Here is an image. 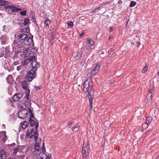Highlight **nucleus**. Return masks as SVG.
<instances>
[{"label":"nucleus","instance_id":"774afa93","mask_svg":"<svg viewBox=\"0 0 159 159\" xmlns=\"http://www.w3.org/2000/svg\"><path fill=\"white\" fill-rule=\"evenodd\" d=\"M147 99H152V98L151 97L148 96H147Z\"/></svg>","mask_w":159,"mask_h":159},{"label":"nucleus","instance_id":"4468645a","mask_svg":"<svg viewBox=\"0 0 159 159\" xmlns=\"http://www.w3.org/2000/svg\"><path fill=\"white\" fill-rule=\"evenodd\" d=\"M34 128H32L30 130V132L28 130V131L26 133V137L27 138H29L31 139L34 136Z\"/></svg>","mask_w":159,"mask_h":159},{"label":"nucleus","instance_id":"b1692460","mask_svg":"<svg viewBox=\"0 0 159 159\" xmlns=\"http://www.w3.org/2000/svg\"><path fill=\"white\" fill-rule=\"evenodd\" d=\"M8 4V2L7 1L4 0H0V6H5Z\"/></svg>","mask_w":159,"mask_h":159},{"label":"nucleus","instance_id":"4c0bfd02","mask_svg":"<svg viewBox=\"0 0 159 159\" xmlns=\"http://www.w3.org/2000/svg\"><path fill=\"white\" fill-rule=\"evenodd\" d=\"M87 82V81H85L83 84V87L84 89L83 90H85V89L86 88L89 86V82L87 84L86 83Z\"/></svg>","mask_w":159,"mask_h":159},{"label":"nucleus","instance_id":"f03ea898","mask_svg":"<svg viewBox=\"0 0 159 159\" xmlns=\"http://www.w3.org/2000/svg\"><path fill=\"white\" fill-rule=\"evenodd\" d=\"M90 152V148L89 144L88 143H84L82 147L81 151L83 159H86L85 158L89 155Z\"/></svg>","mask_w":159,"mask_h":159},{"label":"nucleus","instance_id":"de8ad7c7","mask_svg":"<svg viewBox=\"0 0 159 159\" xmlns=\"http://www.w3.org/2000/svg\"><path fill=\"white\" fill-rule=\"evenodd\" d=\"M23 66V65H20V66H17V69H16L18 71L20 70V69H21L22 68Z\"/></svg>","mask_w":159,"mask_h":159},{"label":"nucleus","instance_id":"4d7b16f0","mask_svg":"<svg viewBox=\"0 0 159 159\" xmlns=\"http://www.w3.org/2000/svg\"><path fill=\"white\" fill-rule=\"evenodd\" d=\"M51 35L52 36V39H54L53 38L55 36L56 34L55 33H52L51 34Z\"/></svg>","mask_w":159,"mask_h":159},{"label":"nucleus","instance_id":"8fccbe9b","mask_svg":"<svg viewBox=\"0 0 159 159\" xmlns=\"http://www.w3.org/2000/svg\"><path fill=\"white\" fill-rule=\"evenodd\" d=\"M114 54V52L113 51H111L109 54V56L112 57Z\"/></svg>","mask_w":159,"mask_h":159},{"label":"nucleus","instance_id":"f8f14e48","mask_svg":"<svg viewBox=\"0 0 159 159\" xmlns=\"http://www.w3.org/2000/svg\"><path fill=\"white\" fill-rule=\"evenodd\" d=\"M7 82L11 85H14L15 82L11 75H9L6 78Z\"/></svg>","mask_w":159,"mask_h":159},{"label":"nucleus","instance_id":"39448f33","mask_svg":"<svg viewBox=\"0 0 159 159\" xmlns=\"http://www.w3.org/2000/svg\"><path fill=\"white\" fill-rule=\"evenodd\" d=\"M28 114V111L26 109H22L18 113V117L22 119L26 118Z\"/></svg>","mask_w":159,"mask_h":159},{"label":"nucleus","instance_id":"bf43d9fd","mask_svg":"<svg viewBox=\"0 0 159 159\" xmlns=\"http://www.w3.org/2000/svg\"><path fill=\"white\" fill-rule=\"evenodd\" d=\"M34 88H36V90H39L40 89V87L39 86H34Z\"/></svg>","mask_w":159,"mask_h":159},{"label":"nucleus","instance_id":"603ef678","mask_svg":"<svg viewBox=\"0 0 159 159\" xmlns=\"http://www.w3.org/2000/svg\"><path fill=\"white\" fill-rule=\"evenodd\" d=\"M73 123V121L72 120H70L67 123V125L68 126H70Z\"/></svg>","mask_w":159,"mask_h":159},{"label":"nucleus","instance_id":"a18cd8bd","mask_svg":"<svg viewBox=\"0 0 159 159\" xmlns=\"http://www.w3.org/2000/svg\"><path fill=\"white\" fill-rule=\"evenodd\" d=\"M82 54V52H78L76 56V57H78L80 58L81 57Z\"/></svg>","mask_w":159,"mask_h":159},{"label":"nucleus","instance_id":"6ab92c4d","mask_svg":"<svg viewBox=\"0 0 159 159\" xmlns=\"http://www.w3.org/2000/svg\"><path fill=\"white\" fill-rule=\"evenodd\" d=\"M7 153L4 149L1 150L0 151V157L1 159H6Z\"/></svg>","mask_w":159,"mask_h":159},{"label":"nucleus","instance_id":"c9c22d12","mask_svg":"<svg viewBox=\"0 0 159 159\" xmlns=\"http://www.w3.org/2000/svg\"><path fill=\"white\" fill-rule=\"evenodd\" d=\"M100 68V65L97 64L96 66L95 67L93 70L96 71V72H98Z\"/></svg>","mask_w":159,"mask_h":159},{"label":"nucleus","instance_id":"20e7f679","mask_svg":"<svg viewBox=\"0 0 159 159\" xmlns=\"http://www.w3.org/2000/svg\"><path fill=\"white\" fill-rule=\"evenodd\" d=\"M6 11H9V10L11 9V12L12 13L17 12L20 11H21V9L20 8H17L16 7L12 5H9L4 7Z\"/></svg>","mask_w":159,"mask_h":159},{"label":"nucleus","instance_id":"72a5a7b5","mask_svg":"<svg viewBox=\"0 0 159 159\" xmlns=\"http://www.w3.org/2000/svg\"><path fill=\"white\" fill-rule=\"evenodd\" d=\"M29 19H25L24 20L23 24L21 23V24H23L24 25H26L29 22Z\"/></svg>","mask_w":159,"mask_h":159},{"label":"nucleus","instance_id":"a878e982","mask_svg":"<svg viewBox=\"0 0 159 159\" xmlns=\"http://www.w3.org/2000/svg\"><path fill=\"white\" fill-rule=\"evenodd\" d=\"M91 89L92 88H90V87L89 85L85 89V90H84L85 92H87L88 93H91Z\"/></svg>","mask_w":159,"mask_h":159},{"label":"nucleus","instance_id":"2f4dec72","mask_svg":"<svg viewBox=\"0 0 159 159\" xmlns=\"http://www.w3.org/2000/svg\"><path fill=\"white\" fill-rule=\"evenodd\" d=\"M132 43L136 46L139 47L140 44V43L139 41H134L133 40L132 41Z\"/></svg>","mask_w":159,"mask_h":159},{"label":"nucleus","instance_id":"e2e57ef3","mask_svg":"<svg viewBox=\"0 0 159 159\" xmlns=\"http://www.w3.org/2000/svg\"><path fill=\"white\" fill-rule=\"evenodd\" d=\"M8 159H16V158L15 157L13 158L11 157H9Z\"/></svg>","mask_w":159,"mask_h":159},{"label":"nucleus","instance_id":"f704fd0d","mask_svg":"<svg viewBox=\"0 0 159 159\" xmlns=\"http://www.w3.org/2000/svg\"><path fill=\"white\" fill-rule=\"evenodd\" d=\"M148 66L147 65H145V67L143 68L142 71V73H145L147 72L148 70Z\"/></svg>","mask_w":159,"mask_h":159},{"label":"nucleus","instance_id":"79ce46f5","mask_svg":"<svg viewBox=\"0 0 159 159\" xmlns=\"http://www.w3.org/2000/svg\"><path fill=\"white\" fill-rule=\"evenodd\" d=\"M67 24L69 26H70V28H72L73 26V23L72 21H68Z\"/></svg>","mask_w":159,"mask_h":159},{"label":"nucleus","instance_id":"052dcab7","mask_svg":"<svg viewBox=\"0 0 159 159\" xmlns=\"http://www.w3.org/2000/svg\"><path fill=\"white\" fill-rule=\"evenodd\" d=\"M83 34H84V32H83V33H82L81 34H80L79 35V38H81L83 36Z\"/></svg>","mask_w":159,"mask_h":159},{"label":"nucleus","instance_id":"3c124183","mask_svg":"<svg viewBox=\"0 0 159 159\" xmlns=\"http://www.w3.org/2000/svg\"><path fill=\"white\" fill-rule=\"evenodd\" d=\"M78 127L79 126H77V125H75L72 128V131H74L76 128Z\"/></svg>","mask_w":159,"mask_h":159},{"label":"nucleus","instance_id":"680f3d73","mask_svg":"<svg viewBox=\"0 0 159 159\" xmlns=\"http://www.w3.org/2000/svg\"><path fill=\"white\" fill-rule=\"evenodd\" d=\"M53 102V101L52 99H50L49 101V102L50 103H52Z\"/></svg>","mask_w":159,"mask_h":159},{"label":"nucleus","instance_id":"4be33fe9","mask_svg":"<svg viewBox=\"0 0 159 159\" xmlns=\"http://www.w3.org/2000/svg\"><path fill=\"white\" fill-rule=\"evenodd\" d=\"M152 121V118L151 117H148L147 118L146 121V122L143 125V127L147 124V125H150L151 122Z\"/></svg>","mask_w":159,"mask_h":159},{"label":"nucleus","instance_id":"a19ab883","mask_svg":"<svg viewBox=\"0 0 159 159\" xmlns=\"http://www.w3.org/2000/svg\"><path fill=\"white\" fill-rule=\"evenodd\" d=\"M152 88H151V86H150L149 88V91H150L148 93V94L147 95V96H149V97H152Z\"/></svg>","mask_w":159,"mask_h":159},{"label":"nucleus","instance_id":"ddd939ff","mask_svg":"<svg viewBox=\"0 0 159 159\" xmlns=\"http://www.w3.org/2000/svg\"><path fill=\"white\" fill-rule=\"evenodd\" d=\"M30 93V90H27L25 92V98H26L27 99L25 101V103L27 105L29 104L31 102L30 100L29 99V98Z\"/></svg>","mask_w":159,"mask_h":159},{"label":"nucleus","instance_id":"9b49d317","mask_svg":"<svg viewBox=\"0 0 159 159\" xmlns=\"http://www.w3.org/2000/svg\"><path fill=\"white\" fill-rule=\"evenodd\" d=\"M37 49L33 48L31 49H29V57L30 56H35L34 60L37 59L36 57V53L37 52Z\"/></svg>","mask_w":159,"mask_h":159},{"label":"nucleus","instance_id":"5fc2aeb1","mask_svg":"<svg viewBox=\"0 0 159 159\" xmlns=\"http://www.w3.org/2000/svg\"><path fill=\"white\" fill-rule=\"evenodd\" d=\"M54 39H51L49 41V42L50 44L52 45L53 44L54 42L53 40Z\"/></svg>","mask_w":159,"mask_h":159},{"label":"nucleus","instance_id":"aec40b11","mask_svg":"<svg viewBox=\"0 0 159 159\" xmlns=\"http://www.w3.org/2000/svg\"><path fill=\"white\" fill-rule=\"evenodd\" d=\"M20 124L22 125V128L25 129L28 127L29 123L26 121H25L24 122H21Z\"/></svg>","mask_w":159,"mask_h":159},{"label":"nucleus","instance_id":"f3484780","mask_svg":"<svg viewBox=\"0 0 159 159\" xmlns=\"http://www.w3.org/2000/svg\"><path fill=\"white\" fill-rule=\"evenodd\" d=\"M17 36L18 38L19 39L21 40L23 42V40L26 39L28 37V35L27 34H20Z\"/></svg>","mask_w":159,"mask_h":159},{"label":"nucleus","instance_id":"13d9d810","mask_svg":"<svg viewBox=\"0 0 159 159\" xmlns=\"http://www.w3.org/2000/svg\"><path fill=\"white\" fill-rule=\"evenodd\" d=\"M9 46H7L6 47L4 48H4L5 49H6V50H9Z\"/></svg>","mask_w":159,"mask_h":159},{"label":"nucleus","instance_id":"9d476101","mask_svg":"<svg viewBox=\"0 0 159 159\" xmlns=\"http://www.w3.org/2000/svg\"><path fill=\"white\" fill-rule=\"evenodd\" d=\"M33 36L32 35L30 37H27L23 41L24 43L26 45H30L34 44V41L33 40Z\"/></svg>","mask_w":159,"mask_h":159},{"label":"nucleus","instance_id":"cd10ccee","mask_svg":"<svg viewBox=\"0 0 159 159\" xmlns=\"http://www.w3.org/2000/svg\"><path fill=\"white\" fill-rule=\"evenodd\" d=\"M20 151V149L18 147L13 148V153L16 154Z\"/></svg>","mask_w":159,"mask_h":159},{"label":"nucleus","instance_id":"0e129e2a","mask_svg":"<svg viewBox=\"0 0 159 159\" xmlns=\"http://www.w3.org/2000/svg\"><path fill=\"white\" fill-rule=\"evenodd\" d=\"M110 32H112L113 30V29L112 28V27H110Z\"/></svg>","mask_w":159,"mask_h":159},{"label":"nucleus","instance_id":"c85d7f7f","mask_svg":"<svg viewBox=\"0 0 159 159\" xmlns=\"http://www.w3.org/2000/svg\"><path fill=\"white\" fill-rule=\"evenodd\" d=\"M29 28L28 27H26L25 28H23L21 29L20 30V32L22 33H27L28 31H29Z\"/></svg>","mask_w":159,"mask_h":159},{"label":"nucleus","instance_id":"7ed1b4c3","mask_svg":"<svg viewBox=\"0 0 159 159\" xmlns=\"http://www.w3.org/2000/svg\"><path fill=\"white\" fill-rule=\"evenodd\" d=\"M36 72L31 69L27 73L25 78L29 82H31L34 78L36 77Z\"/></svg>","mask_w":159,"mask_h":159},{"label":"nucleus","instance_id":"7c9ffc66","mask_svg":"<svg viewBox=\"0 0 159 159\" xmlns=\"http://www.w3.org/2000/svg\"><path fill=\"white\" fill-rule=\"evenodd\" d=\"M29 47H24L22 49L23 53H27L28 52H29Z\"/></svg>","mask_w":159,"mask_h":159},{"label":"nucleus","instance_id":"6e6552de","mask_svg":"<svg viewBox=\"0 0 159 159\" xmlns=\"http://www.w3.org/2000/svg\"><path fill=\"white\" fill-rule=\"evenodd\" d=\"M9 41V38L7 34L2 35L0 38V42L2 45H6Z\"/></svg>","mask_w":159,"mask_h":159},{"label":"nucleus","instance_id":"473e14b6","mask_svg":"<svg viewBox=\"0 0 159 159\" xmlns=\"http://www.w3.org/2000/svg\"><path fill=\"white\" fill-rule=\"evenodd\" d=\"M2 30L5 32H7L9 31V28L8 27V26L4 25L3 26V28L2 29Z\"/></svg>","mask_w":159,"mask_h":159},{"label":"nucleus","instance_id":"e433bc0d","mask_svg":"<svg viewBox=\"0 0 159 159\" xmlns=\"http://www.w3.org/2000/svg\"><path fill=\"white\" fill-rule=\"evenodd\" d=\"M100 7H98L95 8H94L93 9V11L92 12H90L89 13L90 14H91V13H93V12H96L98 11L99 10H100Z\"/></svg>","mask_w":159,"mask_h":159},{"label":"nucleus","instance_id":"0eeeda50","mask_svg":"<svg viewBox=\"0 0 159 159\" xmlns=\"http://www.w3.org/2000/svg\"><path fill=\"white\" fill-rule=\"evenodd\" d=\"M28 54L25 55V59L24 61L21 62V63L22 65H26L28 64L29 62L33 60H34L35 56H30V57H28Z\"/></svg>","mask_w":159,"mask_h":159},{"label":"nucleus","instance_id":"864d4df0","mask_svg":"<svg viewBox=\"0 0 159 159\" xmlns=\"http://www.w3.org/2000/svg\"><path fill=\"white\" fill-rule=\"evenodd\" d=\"M43 146H42V151H43H43H44V152L45 151V147H44V143H43Z\"/></svg>","mask_w":159,"mask_h":159},{"label":"nucleus","instance_id":"09e8293b","mask_svg":"<svg viewBox=\"0 0 159 159\" xmlns=\"http://www.w3.org/2000/svg\"><path fill=\"white\" fill-rule=\"evenodd\" d=\"M152 102V99H147V103L148 104H150Z\"/></svg>","mask_w":159,"mask_h":159},{"label":"nucleus","instance_id":"dca6fc26","mask_svg":"<svg viewBox=\"0 0 159 159\" xmlns=\"http://www.w3.org/2000/svg\"><path fill=\"white\" fill-rule=\"evenodd\" d=\"M87 42L88 44L86 46V47L87 49L89 50V49L91 48L90 47V46H89V45H93L94 44V41L90 38L88 39Z\"/></svg>","mask_w":159,"mask_h":159},{"label":"nucleus","instance_id":"412c9836","mask_svg":"<svg viewBox=\"0 0 159 159\" xmlns=\"http://www.w3.org/2000/svg\"><path fill=\"white\" fill-rule=\"evenodd\" d=\"M22 88L25 90V92L27 90H29L28 89V84L26 81H24L22 82Z\"/></svg>","mask_w":159,"mask_h":159},{"label":"nucleus","instance_id":"58836bf2","mask_svg":"<svg viewBox=\"0 0 159 159\" xmlns=\"http://www.w3.org/2000/svg\"><path fill=\"white\" fill-rule=\"evenodd\" d=\"M97 72H96V71L93 70L91 73V76L92 77L94 76L96 74Z\"/></svg>","mask_w":159,"mask_h":159},{"label":"nucleus","instance_id":"49530a36","mask_svg":"<svg viewBox=\"0 0 159 159\" xmlns=\"http://www.w3.org/2000/svg\"><path fill=\"white\" fill-rule=\"evenodd\" d=\"M10 52L9 50H6L5 51V55H8L10 54Z\"/></svg>","mask_w":159,"mask_h":159},{"label":"nucleus","instance_id":"6e6d98bb","mask_svg":"<svg viewBox=\"0 0 159 159\" xmlns=\"http://www.w3.org/2000/svg\"><path fill=\"white\" fill-rule=\"evenodd\" d=\"M92 104H93V102H90V107L89 108L90 110H91L92 109V108H93Z\"/></svg>","mask_w":159,"mask_h":159},{"label":"nucleus","instance_id":"bb28decb","mask_svg":"<svg viewBox=\"0 0 159 159\" xmlns=\"http://www.w3.org/2000/svg\"><path fill=\"white\" fill-rule=\"evenodd\" d=\"M51 22L50 20L48 19H47L45 20L44 23L45 25L47 26H49L51 24Z\"/></svg>","mask_w":159,"mask_h":159},{"label":"nucleus","instance_id":"393cba45","mask_svg":"<svg viewBox=\"0 0 159 159\" xmlns=\"http://www.w3.org/2000/svg\"><path fill=\"white\" fill-rule=\"evenodd\" d=\"M29 113L30 116L29 118H31V119H32V118L34 119L33 120H37L34 117L33 113H32L31 110L30 108H29Z\"/></svg>","mask_w":159,"mask_h":159},{"label":"nucleus","instance_id":"f257e3e1","mask_svg":"<svg viewBox=\"0 0 159 159\" xmlns=\"http://www.w3.org/2000/svg\"><path fill=\"white\" fill-rule=\"evenodd\" d=\"M12 47L17 49H19L18 51L20 52L22 51V49L24 47V45L22 43V40L18 39L14 40Z\"/></svg>","mask_w":159,"mask_h":159},{"label":"nucleus","instance_id":"423d86ee","mask_svg":"<svg viewBox=\"0 0 159 159\" xmlns=\"http://www.w3.org/2000/svg\"><path fill=\"white\" fill-rule=\"evenodd\" d=\"M39 123L38 122L36 123V125L35 126V131H34V141H35V143L34 144V146L36 147L37 146H39V144L38 142H37V139L38 138L39 134L38 133V128L39 126Z\"/></svg>","mask_w":159,"mask_h":159},{"label":"nucleus","instance_id":"ea45409f","mask_svg":"<svg viewBox=\"0 0 159 159\" xmlns=\"http://www.w3.org/2000/svg\"><path fill=\"white\" fill-rule=\"evenodd\" d=\"M136 4V2L135 1H131L130 4L129 6L130 7H133L135 6Z\"/></svg>","mask_w":159,"mask_h":159},{"label":"nucleus","instance_id":"5701e85b","mask_svg":"<svg viewBox=\"0 0 159 159\" xmlns=\"http://www.w3.org/2000/svg\"><path fill=\"white\" fill-rule=\"evenodd\" d=\"M29 122L30 124V125L31 127H33L35 125V126L36 125V123L38 122L39 123V122L38 121H36L35 122L34 120H33L32 119H31V118H29Z\"/></svg>","mask_w":159,"mask_h":159},{"label":"nucleus","instance_id":"69168bd1","mask_svg":"<svg viewBox=\"0 0 159 159\" xmlns=\"http://www.w3.org/2000/svg\"><path fill=\"white\" fill-rule=\"evenodd\" d=\"M122 2L121 1H118V3L119 4H121V3H122Z\"/></svg>","mask_w":159,"mask_h":159},{"label":"nucleus","instance_id":"1a4fd4ad","mask_svg":"<svg viewBox=\"0 0 159 159\" xmlns=\"http://www.w3.org/2000/svg\"><path fill=\"white\" fill-rule=\"evenodd\" d=\"M31 61L30 64L32 67L31 69L36 72L37 69L40 66V65L39 63L37 61V59L33 60Z\"/></svg>","mask_w":159,"mask_h":159},{"label":"nucleus","instance_id":"a211bd4d","mask_svg":"<svg viewBox=\"0 0 159 159\" xmlns=\"http://www.w3.org/2000/svg\"><path fill=\"white\" fill-rule=\"evenodd\" d=\"M6 134V132L5 131L2 132L0 133V139H1L3 141L7 140V136Z\"/></svg>","mask_w":159,"mask_h":159},{"label":"nucleus","instance_id":"338daca9","mask_svg":"<svg viewBox=\"0 0 159 159\" xmlns=\"http://www.w3.org/2000/svg\"><path fill=\"white\" fill-rule=\"evenodd\" d=\"M100 54H104V52L103 51H101L100 52Z\"/></svg>","mask_w":159,"mask_h":159},{"label":"nucleus","instance_id":"c756f323","mask_svg":"<svg viewBox=\"0 0 159 159\" xmlns=\"http://www.w3.org/2000/svg\"><path fill=\"white\" fill-rule=\"evenodd\" d=\"M86 98L89 99L90 102H93V98L92 97V95L90 93H88V95L86 96Z\"/></svg>","mask_w":159,"mask_h":159},{"label":"nucleus","instance_id":"37998d69","mask_svg":"<svg viewBox=\"0 0 159 159\" xmlns=\"http://www.w3.org/2000/svg\"><path fill=\"white\" fill-rule=\"evenodd\" d=\"M26 11L25 10L24 11H21L20 12V14L22 16H25L26 15Z\"/></svg>","mask_w":159,"mask_h":159},{"label":"nucleus","instance_id":"2eb2a0df","mask_svg":"<svg viewBox=\"0 0 159 159\" xmlns=\"http://www.w3.org/2000/svg\"><path fill=\"white\" fill-rule=\"evenodd\" d=\"M22 95L21 93H16L13 96L12 99L14 101H17L22 97Z\"/></svg>","mask_w":159,"mask_h":159},{"label":"nucleus","instance_id":"c03bdc74","mask_svg":"<svg viewBox=\"0 0 159 159\" xmlns=\"http://www.w3.org/2000/svg\"><path fill=\"white\" fill-rule=\"evenodd\" d=\"M34 147L35 149L37 151H39L41 150L40 147L39 146Z\"/></svg>","mask_w":159,"mask_h":159}]
</instances>
